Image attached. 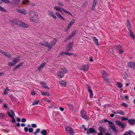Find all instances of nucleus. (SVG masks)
Instances as JSON below:
<instances>
[{
	"label": "nucleus",
	"instance_id": "obj_60",
	"mask_svg": "<svg viewBox=\"0 0 135 135\" xmlns=\"http://www.w3.org/2000/svg\"><path fill=\"white\" fill-rule=\"evenodd\" d=\"M26 119L25 118H22L21 120V122H25L26 121Z\"/></svg>",
	"mask_w": 135,
	"mask_h": 135
},
{
	"label": "nucleus",
	"instance_id": "obj_41",
	"mask_svg": "<svg viewBox=\"0 0 135 135\" xmlns=\"http://www.w3.org/2000/svg\"><path fill=\"white\" fill-rule=\"evenodd\" d=\"M75 21V20L74 19H73L70 21L69 24L72 26L74 23Z\"/></svg>",
	"mask_w": 135,
	"mask_h": 135
},
{
	"label": "nucleus",
	"instance_id": "obj_10",
	"mask_svg": "<svg viewBox=\"0 0 135 135\" xmlns=\"http://www.w3.org/2000/svg\"><path fill=\"white\" fill-rule=\"evenodd\" d=\"M20 0H12L11 2V4L16 6L18 5L20 3Z\"/></svg>",
	"mask_w": 135,
	"mask_h": 135
},
{
	"label": "nucleus",
	"instance_id": "obj_45",
	"mask_svg": "<svg viewBox=\"0 0 135 135\" xmlns=\"http://www.w3.org/2000/svg\"><path fill=\"white\" fill-rule=\"evenodd\" d=\"M39 102V101H34L33 102L32 104V105H36Z\"/></svg>",
	"mask_w": 135,
	"mask_h": 135
},
{
	"label": "nucleus",
	"instance_id": "obj_39",
	"mask_svg": "<svg viewBox=\"0 0 135 135\" xmlns=\"http://www.w3.org/2000/svg\"><path fill=\"white\" fill-rule=\"evenodd\" d=\"M71 27V26L69 24L66 28L65 29V31H68Z\"/></svg>",
	"mask_w": 135,
	"mask_h": 135
},
{
	"label": "nucleus",
	"instance_id": "obj_44",
	"mask_svg": "<svg viewBox=\"0 0 135 135\" xmlns=\"http://www.w3.org/2000/svg\"><path fill=\"white\" fill-rule=\"evenodd\" d=\"M2 1L6 3H10V1L9 0H1Z\"/></svg>",
	"mask_w": 135,
	"mask_h": 135
},
{
	"label": "nucleus",
	"instance_id": "obj_11",
	"mask_svg": "<svg viewBox=\"0 0 135 135\" xmlns=\"http://www.w3.org/2000/svg\"><path fill=\"white\" fill-rule=\"evenodd\" d=\"M128 66L130 68L135 69V63L133 62H130L128 64Z\"/></svg>",
	"mask_w": 135,
	"mask_h": 135
},
{
	"label": "nucleus",
	"instance_id": "obj_13",
	"mask_svg": "<svg viewBox=\"0 0 135 135\" xmlns=\"http://www.w3.org/2000/svg\"><path fill=\"white\" fill-rule=\"evenodd\" d=\"M0 52L9 58L12 57L11 54L7 53L3 51L2 50H0Z\"/></svg>",
	"mask_w": 135,
	"mask_h": 135
},
{
	"label": "nucleus",
	"instance_id": "obj_37",
	"mask_svg": "<svg viewBox=\"0 0 135 135\" xmlns=\"http://www.w3.org/2000/svg\"><path fill=\"white\" fill-rule=\"evenodd\" d=\"M9 90L7 88H6L5 89L4 91V94L5 95L7 94L8 93Z\"/></svg>",
	"mask_w": 135,
	"mask_h": 135
},
{
	"label": "nucleus",
	"instance_id": "obj_6",
	"mask_svg": "<svg viewBox=\"0 0 135 135\" xmlns=\"http://www.w3.org/2000/svg\"><path fill=\"white\" fill-rule=\"evenodd\" d=\"M17 24V26H21L24 28H27L29 27V26L26 23L20 21H18V23Z\"/></svg>",
	"mask_w": 135,
	"mask_h": 135
},
{
	"label": "nucleus",
	"instance_id": "obj_46",
	"mask_svg": "<svg viewBox=\"0 0 135 135\" xmlns=\"http://www.w3.org/2000/svg\"><path fill=\"white\" fill-rule=\"evenodd\" d=\"M124 76L123 77V78L124 79H126L128 77V76L127 74L126 73H124L123 74Z\"/></svg>",
	"mask_w": 135,
	"mask_h": 135
},
{
	"label": "nucleus",
	"instance_id": "obj_36",
	"mask_svg": "<svg viewBox=\"0 0 135 135\" xmlns=\"http://www.w3.org/2000/svg\"><path fill=\"white\" fill-rule=\"evenodd\" d=\"M97 1L94 0V2L93 3V6L91 8L92 10H93L96 6L97 4Z\"/></svg>",
	"mask_w": 135,
	"mask_h": 135
},
{
	"label": "nucleus",
	"instance_id": "obj_16",
	"mask_svg": "<svg viewBox=\"0 0 135 135\" xmlns=\"http://www.w3.org/2000/svg\"><path fill=\"white\" fill-rule=\"evenodd\" d=\"M101 73L102 77L105 78L104 80H105V79H107L106 78L107 76V72L103 70L101 71Z\"/></svg>",
	"mask_w": 135,
	"mask_h": 135
},
{
	"label": "nucleus",
	"instance_id": "obj_17",
	"mask_svg": "<svg viewBox=\"0 0 135 135\" xmlns=\"http://www.w3.org/2000/svg\"><path fill=\"white\" fill-rule=\"evenodd\" d=\"M89 68L88 65H85L81 67L80 68L81 70H83L84 71H86L88 70Z\"/></svg>",
	"mask_w": 135,
	"mask_h": 135
},
{
	"label": "nucleus",
	"instance_id": "obj_55",
	"mask_svg": "<svg viewBox=\"0 0 135 135\" xmlns=\"http://www.w3.org/2000/svg\"><path fill=\"white\" fill-rule=\"evenodd\" d=\"M68 55H69L70 56H71V55H73L74 56H76V54H74L73 53H70L69 54H68Z\"/></svg>",
	"mask_w": 135,
	"mask_h": 135
},
{
	"label": "nucleus",
	"instance_id": "obj_20",
	"mask_svg": "<svg viewBox=\"0 0 135 135\" xmlns=\"http://www.w3.org/2000/svg\"><path fill=\"white\" fill-rule=\"evenodd\" d=\"M42 86L44 88L49 89V88L48 86L46 85L45 82L41 81L40 83Z\"/></svg>",
	"mask_w": 135,
	"mask_h": 135
},
{
	"label": "nucleus",
	"instance_id": "obj_1",
	"mask_svg": "<svg viewBox=\"0 0 135 135\" xmlns=\"http://www.w3.org/2000/svg\"><path fill=\"white\" fill-rule=\"evenodd\" d=\"M28 15L31 17L30 19L31 22L36 23L38 22L37 20L38 19V16L35 12L30 11L28 12Z\"/></svg>",
	"mask_w": 135,
	"mask_h": 135
},
{
	"label": "nucleus",
	"instance_id": "obj_63",
	"mask_svg": "<svg viewBox=\"0 0 135 135\" xmlns=\"http://www.w3.org/2000/svg\"><path fill=\"white\" fill-rule=\"evenodd\" d=\"M40 129L39 128H38L36 129V133H38L40 132Z\"/></svg>",
	"mask_w": 135,
	"mask_h": 135
},
{
	"label": "nucleus",
	"instance_id": "obj_31",
	"mask_svg": "<svg viewBox=\"0 0 135 135\" xmlns=\"http://www.w3.org/2000/svg\"><path fill=\"white\" fill-rule=\"evenodd\" d=\"M41 133L42 135H47V132L46 130L44 129L41 132Z\"/></svg>",
	"mask_w": 135,
	"mask_h": 135
},
{
	"label": "nucleus",
	"instance_id": "obj_22",
	"mask_svg": "<svg viewBox=\"0 0 135 135\" xmlns=\"http://www.w3.org/2000/svg\"><path fill=\"white\" fill-rule=\"evenodd\" d=\"M46 62H44L42 64L39 66V67L37 69L39 71H40L42 68L44 67L45 65L46 64Z\"/></svg>",
	"mask_w": 135,
	"mask_h": 135
},
{
	"label": "nucleus",
	"instance_id": "obj_5",
	"mask_svg": "<svg viewBox=\"0 0 135 135\" xmlns=\"http://www.w3.org/2000/svg\"><path fill=\"white\" fill-rule=\"evenodd\" d=\"M54 8L57 11H59L61 13H62V12L61 10L63 11L64 12L67 13L68 14L71 15H72L70 13V12L68 11H67L64 9L63 8H59L57 6H55L54 7Z\"/></svg>",
	"mask_w": 135,
	"mask_h": 135
},
{
	"label": "nucleus",
	"instance_id": "obj_23",
	"mask_svg": "<svg viewBox=\"0 0 135 135\" xmlns=\"http://www.w3.org/2000/svg\"><path fill=\"white\" fill-rule=\"evenodd\" d=\"M117 50L118 51L119 53L120 54H122L123 53V51L122 50V47L118 45L117 46Z\"/></svg>",
	"mask_w": 135,
	"mask_h": 135
},
{
	"label": "nucleus",
	"instance_id": "obj_21",
	"mask_svg": "<svg viewBox=\"0 0 135 135\" xmlns=\"http://www.w3.org/2000/svg\"><path fill=\"white\" fill-rule=\"evenodd\" d=\"M18 21H17L15 20H11L10 21L9 23L11 25H16L17 26V23H18Z\"/></svg>",
	"mask_w": 135,
	"mask_h": 135
},
{
	"label": "nucleus",
	"instance_id": "obj_33",
	"mask_svg": "<svg viewBox=\"0 0 135 135\" xmlns=\"http://www.w3.org/2000/svg\"><path fill=\"white\" fill-rule=\"evenodd\" d=\"M127 27L128 29L130 31H131V24L129 22V21L128 20H127Z\"/></svg>",
	"mask_w": 135,
	"mask_h": 135
},
{
	"label": "nucleus",
	"instance_id": "obj_58",
	"mask_svg": "<svg viewBox=\"0 0 135 135\" xmlns=\"http://www.w3.org/2000/svg\"><path fill=\"white\" fill-rule=\"evenodd\" d=\"M28 128L27 127H25L24 128V130L25 132H27L28 131Z\"/></svg>",
	"mask_w": 135,
	"mask_h": 135
},
{
	"label": "nucleus",
	"instance_id": "obj_15",
	"mask_svg": "<svg viewBox=\"0 0 135 135\" xmlns=\"http://www.w3.org/2000/svg\"><path fill=\"white\" fill-rule=\"evenodd\" d=\"M39 44L44 46L47 47L48 48V42L45 41H43L42 42L39 43Z\"/></svg>",
	"mask_w": 135,
	"mask_h": 135
},
{
	"label": "nucleus",
	"instance_id": "obj_18",
	"mask_svg": "<svg viewBox=\"0 0 135 135\" xmlns=\"http://www.w3.org/2000/svg\"><path fill=\"white\" fill-rule=\"evenodd\" d=\"M81 117L87 120L88 119L85 112L82 111L81 113Z\"/></svg>",
	"mask_w": 135,
	"mask_h": 135
},
{
	"label": "nucleus",
	"instance_id": "obj_56",
	"mask_svg": "<svg viewBox=\"0 0 135 135\" xmlns=\"http://www.w3.org/2000/svg\"><path fill=\"white\" fill-rule=\"evenodd\" d=\"M4 115V113H0V117L3 118Z\"/></svg>",
	"mask_w": 135,
	"mask_h": 135
},
{
	"label": "nucleus",
	"instance_id": "obj_50",
	"mask_svg": "<svg viewBox=\"0 0 135 135\" xmlns=\"http://www.w3.org/2000/svg\"><path fill=\"white\" fill-rule=\"evenodd\" d=\"M122 105L124 107H128V105H127V104H126L125 103H122Z\"/></svg>",
	"mask_w": 135,
	"mask_h": 135
},
{
	"label": "nucleus",
	"instance_id": "obj_47",
	"mask_svg": "<svg viewBox=\"0 0 135 135\" xmlns=\"http://www.w3.org/2000/svg\"><path fill=\"white\" fill-rule=\"evenodd\" d=\"M128 133L130 135H132L133 134H135L133 132V131H132L130 130H129L128 131Z\"/></svg>",
	"mask_w": 135,
	"mask_h": 135
},
{
	"label": "nucleus",
	"instance_id": "obj_25",
	"mask_svg": "<svg viewBox=\"0 0 135 135\" xmlns=\"http://www.w3.org/2000/svg\"><path fill=\"white\" fill-rule=\"evenodd\" d=\"M73 46L72 43H69L68 45L66 50L67 51H70L72 48Z\"/></svg>",
	"mask_w": 135,
	"mask_h": 135
},
{
	"label": "nucleus",
	"instance_id": "obj_38",
	"mask_svg": "<svg viewBox=\"0 0 135 135\" xmlns=\"http://www.w3.org/2000/svg\"><path fill=\"white\" fill-rule=\"evenodd\" d=\"M117 114H119L122 115H124V112L121 110H119L118 111V112H117Z\"/></svg>",
	"mask_w": 135,
	"mask_h": 135
},
{
	"label": "nucleus",
	"instance_id": "obj_14",
	"mask_svg": "<svg viewBox=\"0 0 135 135\" xmlns=\"http://www.w3.org/2000/svg\"><path fill=\"white\" fill-rule=\"evenodd\" d=\"M88 90L90 94V98H92L93 96V91L91 89V87L89 86H88Z\"/></svg>",
	"mask_w": 135,
	"mask_h": 135
},
{
	"label": "nucleus",
	"instance_id": "obj_35",
	"mask_svg": "<svg viewBox=\"0 0 135 135\" xmlns=\"http://www.w3.org/2000/svg\"><path fill=\"white\" fill-rule=\"evenodd\" d=\"M59 83L62 86H65L66 85V82L62 80Z\"/></svg>",
	"mask_w": 135,
	"mask_h": 135
},
{
	"label": "nucleus",
	"instance_id": "obj_64",
	"mask_svg": "<svg viewBox=\"0 0 135 135\" xmlns=\"http://www.w3.org/2000/svg\"><path fill=\"white\" fill-rule=\"evenodd\" d=\"M59 109L62 112L64 110V108L62 107H60L59 108Z\"/></svg>",
	"mask_w": 135,
	"mask_h": 135
},
{
	"label": "nucleus",
	"instance_id": "obj_3",
	"mask_svg": "<svg viewBox=\"0 0 135 135\" xmlns=\"http://www.w3.org/2000/svg\"><path fill=\"white\" fill-rule=\"evenodd\" d=\"M20 57L19 56H17L16 57L14 58L13 62H9L8 63V65L9 66H12L15 65L17 62L20 61Z\"/></svg>",
	"mask_w": 135,
	"mask_h": 135
},
{
	"label": "nucleus",
	"instance_id": "obj_51",
	"mask_svg": "<svg viewBox=\"0 0 135 135\" xmlns=\"http://www.w3.org/2000/svg\"><path fill=\"white\" fill-rule=\"evenodd\" d=\"M28 130L29 132L31 133L33 132V129L32 128H30Z\"/></svg>",
	"mask_w": 135,
	"mask_h": 135
},
{
	"label": "nucleus",
	"instance_id": "obj_42",
	"mask_svg": "<svg viewBox=\"0 0 135 135\" xmlns=\"http://www.w3.org/2000/svg\"><path fill=\"white\" fill-rule=\"evenodd\" d=\"M0 10L3 12H6V10L3 7L0 6Z\"/></svg>",
	"mask_w": 135,
	"mask_h": 135
},
{
	"label": "nucleus",
	"instance_id": "obj_52",
	"mask_svg": "<svg viewBox=\"0 0 135 135\" xmlns=\"http://www.w3.org/2000/svg\"><path fill=\"white\" fill-rule=\"evenodd\" d=\"M89 61L90 62H93V58L91 56H90L89 57Z\"/></svg>",
	"mask_w": 135,
	"mask_h": 135
},
{
	"label": "nucleus",
	"instance_id": "obj_32",
	"mask_svg": "<svg viewBox=\"0 0 135 135\" xmlns=\"http://www.w3.org/2000/svg\"><path fill=\"white\" fill-rule=\"evenodd\" d=\"M128 33L130 35L131 37L133 39H135V36L132 32H131V31H130Z\"/></svg>",
	"mask_w": 135,
	"mask_h": 135
},
{
	"label": "nucleus",
	"instance_id": "obj_59",
	"mask_svg": "<svg viewBox=\"0 0 135 135\" xmlns=\"http://www.w3.org/2000/svg\"><path fill=\"white\" fill-rule=\"evenodd\" d=\"M23 64V62H21V63H19L18 65L20 66V67L22 66Z\"/></svg>",
	"mask_w": 135,
	"mask_h": 135
},
{
	"label": "nucleus",
	"instance_id": "obj_19",
	"mask_svg": "<svg viewBox=\"0 0 135 135\" xmlns=\"http://www.w3.org/2000/svg\"><path fill=\"white\" fill-rule=\"evenodd\" d=\"M48 15L50 17H52L55 19H56L57 18L56 16L55 15L54 13L51 11H49L48 13Z\"/></svg>",
	"mask_w": 135,
	"mask_h": 135
},
{
	"label": "nucleus",
	"instance_id": "obj_57",
	"mask_svg": "<svg viewBox=\"0 0 135 135\" xmlns=\"http://www.w3.org/2000/svg\"><path fill=\"white\" fill-rule=\"evenodd\" d=\"M32 127L33 128H36L37 127V125L35 124H33L32 125Z\"/></svg>",
	"mask_w": 135,
	"mask_h": 135
},
{
	"label": "nucleus",
	"instance_id": "obj_26",
	"mask_svg": "<svg viewBox=\"0 0 135 135\" xmlns=\"http://www.w3.org/2000/svg\"><path fill=\"white\" fill-rule=\"evenodd\" d=\"M98 130L100 132H104L106 131V128L103 127H100L99 128Z\"/></svg>",
	"mask_w": 135,
	"mask_h": 135
},
{
	"label": "nucleus",
	"instance_id": "obj_54",
	"mask_svg": "<svg viewBox=\"0 0 135 135\" xmlns=\"http://www.w3.org/2000/svg\"><path fill=\"white\" fill-rule=\"evenodd\" d=\"M57 4H58L60 6H64V4L60 2H58Z\"/></svg>",
	"mask_w": 135,
	"mask_h": 135
},
{
	"label": "nucleus",
	"instance_id": "obj_30",
	"mask_svg": "<svg viewBox=\"0 0 135 135\" xmlns=\"http://www.w3.org/2000/svg\"><path fill=\"white\" fill-rule=\"evenodd\" d=\"M93 38H94L93 40L95 42V45L97 46H99V44L98 43V39L97 38L95 37L94 36H93Z\"/></svg>",
	"mask_w": 135,
	"mask_h": 135
},
{
	"label": "nucleus",
	"instance_id": "obj_27",
	"mask_svg": "<svg viewBox=\"0 0 135 135\" xmlns=\"http://www.w3.org/2000/svg\"><path fill=\"white\" fill-rule=\"evenodd\" d=\"M95 132V131L92 128H90L89 130H87L86 133L87 134H89L91 133H93Z\"/></svg>",
	"mask_w": 135,
	"mask_h": 135
},
{
	"label": "nucleus",
	"instance_id": "obj_7",
	"mask_svg": "<svg viewBox=\"0 0 135 135\" xmlns=\"http://www.w3.org/2000/svg\"><path fill=\"white\" fill-rule=\"evenodd\" d=\"M65 129L66 131L68 132L70 134L73 135L74 134V133L73 131V129L68 126L65 127Z\"/></svg>",
	"mask_w": 135,
	"mask_h": 135
},
{
	"label": "nucleus",
	"instance_id": "obj_48",
	"mask_svg": "<svg viewBox=\"0 0 135 135\" xmlns=\"http://www.w3.org/2000/svg\"><path fill=\"white\" fill-rule=\"evenodd\" d=\"M121 119L122 121L125 120H128V118H126L124 117H122L121 118Z\"/></svg>",
	"mask_w": 135,
	"mask_h": 135
},
{
	"label": "nucleus",
	"instance_id": "obj_53",
	"mask_svg": "<svg viewBox=\"0 0 135 135\" xmlns=\"http://www.w3.org/2000/svg\"><path fill=\"white\" fill-rule=\"evenodd\" d=\"M65 54V55H68V54H69V53L68 52H62L60 53V55H62L63 54Z\"/></svg>",
	"mask_w": 135,
	"mask_h": 135
},
{
	"label": "nucleus",
	"instance_id": "obj_9",
	"mask_svg": "<svg viewBox=\"0 0 135 135\" xmlns=\"http://www.w3.org/2000/svg\"><path fill=\"white\" fill-rule=\"evenodd\" d=\"M109 124L113 131H115V132H117V130L116 128L115 127L112 122L111 121L109 122Z\"/></svg>",
	"mask_w": 135,
	"mask_h": 135
},
{
	"label": "nucleus",
	"instance_id": "obj_4",
	"mask_svg": "<svg viewBox=\"0 0 135 135\" xmlns=\"http://www.w3.org/2000/svg\"><path fill=\"white\" fill-rule=\"evenodd\" d=\"M16 12L22 15H26L27 13V12L26 10L23 8H18L16 9Z\"/></svg>",
	"mask_w": 135,
	"mask_h": 135
},
{
	"label": "nucleus",
	"instance_id": "obj_29",
	"mask_svg": "<svg viewBox=\"0 0 135 135\" xmlns=\"http://www.w3.org/2000/svg\"><path fill=\"white\" fill-rule=\"evenodd\" d=\"M55 14L59 18L64 20H66V19L64 18L58 12H56L55 13Z\"/></svg>",
	"mask_w": 135,
	"mask_h": 135
},
{
	"label": "nucleus",
	"instance_id": "obj_12",
	"mask_svg": "<svg viewBox=\"0 0 135 135\" xmlns=\"http://www.w3.org/2000/svg\"><path fill=\"white\" fill-rule=\"evenodd\" d=\"M115 123L116 125L119 127H121L122 128H125L124 125L122 123L120 122L119 120L115 121Z\"/></svg>",
	"mask_w": 135,
	"mask_h": 135
},
{
	"label": "nucleus",
	"instance_id": "obj_49",
	"mask_svg": "<svg viewBox=\"0 0 135 135\" xmlns=\"http://www.w3.org/2000/svg\"><path fill=\"white\" fill-rule=\"evenodd\" d=\"M76 33V32L75 31H73L71 35L72 36V37L73 36H74L75 35Z\"/></svg>",
	"mask_w": 135,
	"mask_h": 135
},
{
	"label": "nucleus",
	"instance_id": "obj_2",
	"mask_svg": "<svg viewBox=\"0 0 135 135\" xmlns=\"http://www.w3.org/2000/svg\"><path fill=\"white\" fill-rule=\"evenodd\" d=\"M68 71L66 69H62L57 72V75L59 78H62L64 77V75Z\"/></svg>",
	"mask_w": 135,
	"mask_h": 135
},
{
	"label": "nucleus",
	"instance_id": "obj_40",
	"mask_svg": "<svg viewBox=\"0 0 135 135\" xmlns=\"http://www.w3.org/2000/svg\"><path fill=\"white\" fill-rule=\"evenodd\" d=\"M117 85L118 87L121 88L122 86V85L121 83L120 82H118L117 84Z\"/></svg>",
	"mask_w": 135,
	"mask_h": 135
},
{
	"label": "nucleus",
	"instance_id": "obj_28",
	"mask_svg": "<svg viewBox=\"0 0 135 135\" xmlns=\"http://www.w3.org/2000/svg\"><path fill=\"white\" fill-rule=\"evenodd\" d=\"M8 115L10 117H13L15 116L14 112L12 110H11L8 112Z\"/></svg>",
	"mask_w": 135,
	"mask_h": 135
},
{
	"label": "nucleus",
	"instance_id": "obj_34",
	"mask_svg": "<svg viewBox=\"0 0 135 135\" xmlns=\"http://www.w3.org/2000/svg\"><path fill=\"white\" fill-rule=\"evenodd\" d=\"M41 95H42L44 96H49V93L48 91H47L46 92H45L44 91H41Z\"/></svg>",
	"mask_w": 135,
	"mask_h": 135
},
{
	"label": "nucleus",
	"instance_id": "obj_24",
	"mask_svg": "<svg viewBox=\"0 0 135 135\" xmlns=\"http://www.w3.org/2000/svg\"><path fill=\"white\" fill-rule=\"evenodd\" d=\"M128 122L130 124L132 125L135 124V119H129L128 120Z\"/></svg>",
	"mask_w": 135,
	"mask_h": 135
},
{
	"label": "nucleus",
	"instance_id": "obj_62",
	"mask_svg": "<svg viewBox=\"0 0 135 135\" xmlns=\"http://www.w3.org/2000/svg\"><path fill=\"white\" fill-rule=\"evenodd\" d=\"M73 37L71 35L69 36V37H68L67 38V40H69L72 38V37Z\"/></svg>",
	"mask_w": 135,
	"mask_h": 135
},
{
	"label": "nucleus",
	"instance_id": "obj_61",
	"mask_svg": "<svg viewBox=\"0 0 135 135\" xmlns=\"http://www.w3.org/2000/svg\"><path fill=\"white\" fill-rule=\"evenodd\" d=\"M12 119V121L13 122H15V119L14 118V117H11Z\"/></svg>",
	"mask_w": 135,
	"mask_h": 135
},
{
	"label": "nucleus",
	"instance_id": "obj_8",
	"mask_svg": "<svg viewBox=\"0 0 135 135\" xmlns=\"http://www.w3.org/2000/svg\"><path fill=\"white\" fill-rule=\"evenodd\" d=\"M56 41L54 40H52L51 41L50 44H48V49L50 50L52 49L56 44Z\"/></svg>",
	"mask_w": 135,
	"mask_h": 135
},
{
	"label": "nucleus",
	"instance_id": "obj_43",
	"mask_svg": "<svg viewBox=\"0 0 135 135\" xmlns=\"http://www.w3.org/2000/svg\"><path fill=\"white\" fill-rule=\"evenodd\" d=\"M29 2V1L28 0H25L22 2V3L23 4H25Z\"/></svg>",
	"mask_w": 135,
	"mask_h": 135
}]
</instances>
